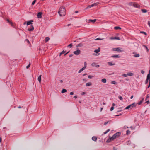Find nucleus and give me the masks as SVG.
<instances>
[{
  "label": "nucleus",
  "mask_w": 150,
  "mask_h": 150,
  "mask_svg": "<svg viewBox=\"0 0 150 150\" xmlns=\"http://www.w3.org/2000/svg\"><path fill=\"white\" fill-rule=\"evenodd\" d=\"M58 13L60 16H64L66 14V10L65 7L62 6H61L58 11Z\"/></svg>",
  "instance_id": "f257e3e1"
},
{
  "label": "nucleus",
  "mask_w": 150,
  "mask_h": 150,
  "mask_svg": "<svg viewBox=\"0 0 150 150\" xmlns=\"http://www.w3.org/2000/svg\"><path fill=\"white\" fill-rule=\"evenodd\" d=\"M129 5L131 6H133L134 7L138 8L140 7V6L136 3L129 2Z\"/></svg>",
  "instance_id": "f03ea898"
},
{
  "label": "nucleus",
  "mask_w": 150,
  "mask_h": 150,
  "mask_svg": "<svg viewBox=\"0 0 150 150\" xmlns=\"http://www.w3.org/2000/svg\"><path fill=\"white\" fill-rule=\"evenodd\" d=\"M137 105V104L135 103H133L128 106L125 108V109H129V108L132 109L133 108H135L136 107Z\"/></svg>",
  "instance_id": "7ed1b4c3"
},
{
  "label": "nucleus",
  "mask_w": 150,
  "mask_h": 150,
  "mask_svg": "<svg viewBox=\"0 0 150 150\" xmlns=\"http://www.w3.org/2000/svg\"><path fill=\"white\" fill-rule=\"evenodd\" d=\"M112 50L114 51H117V52H124V50H122V49H120L119 47H117V48H113L112 49Z\"/></svg>",
  "instance_id": "20e7f679"
},
{
  "label": "nucleus",
  "mask_w": 150,
  "mask_h": 150,
  "mask_svg": "<svg viewBox=\"0 0 150 150\" xmlns=\"http://www.w3.org/2000/svg\"><path fill=\"white\" fill-rule=\"evenodd\" d=\"M149 73H150V71H149ZM149 80V81L150 80V75L149 73L148 74L147 76V78L146 79L145 82V84H147L148 82V80Z\"/></svg>",
  "instance_id": "39448f33"
},
{
  "label": "nucleus",
  "mask_w": 150,
  "mask_h": 150,
  "mask_svg": "<svg viewBox=\"0 0 150 150\" xmlns=\"http://www.w3.org/2000/svg\"><path fill=\"white\" fill-rule=\"evenodd\" d=\"M114 139H113V138H112V137H111L110 136L109 137L108 139L107 140L106 142L107 143L110 142H111L114 140Z\"/></svg>",
  "instance_id": "423d86ee"
},
{
  "label": "nucleus",
  "mask_w": 150,
  "mask_h": 150,
  "mask_svg": "<svg viewBox=\"0 0 150 150\" xmlns=\"http://www.w3.org/2000/svg\"><path fill=\"white\" fill-rule=\"evenodd\" d=\"M121 133L120 132H117L113 136L115 137V138L116 139L117 138H118L119 136L120 135Z\"/></svg>",
  "instance_id": "0eeeda50"
},
{
  "label": "nucleus",
  "mask_w": 150,
  "mask_h": 150,
  "mask_svg": "<svg viewBox=\"0 0 150 150\" xmlns=\"http://www.w3.org/2000/svg\"><path fill=\"white\" fill-rule=\"evenodd\" d=\"M80 53V51L79 50H78L76 51H74V54L76 55H79Z\"/></svg>",
  "instance_id": "6e6552de"
},
{
  "label": "nucleus",
  "mask_w": 150,
  "mask_h": 150,
  "mask_svg": "<svg viewBox=\"0 0 150 150\" xmlns=\"http://www.w3.org/2000/svg\"><path fill=\"white\" fill-rule=\"evenodd\" d=\"M110 39L111 40H120V38L118 37H111L110 38Z\"/></svg>",
  "instance_id": "1a4fd4ad"
},
{
  "label": "nucleus",
  "mask_w": 150,
  "mask_h": 150,
  "mask_svg": "<svg viewBox=\"0 0 150 150\" xmlns=\"http://www.w3.org/2000/svg\"><path fill=\"white\" fill-rule=\"evenodd\" d=\"M91 65L93 67L95 66L96 67L98 68L100 67L99 65H97V64L95 62H93L91 64Z\"/></svg>",
  "instance_id": "9d476101"
},
{
  "label": "nucleus",
  "mask_w": 150,
  "mask_h": 150,
  "mask_svg": "<svg viewBox=\"0 0 150 150\" xmlns=\"http://www.w3.org/2000/svg\"><path fill=\"white\" fill-rule=\"evenodd\" d=\"M42 13L41 12H39L37 14V17L39 18H42Z\"/></svg>",
  "instance_id": "9b49d317"
},
{
  "label": "nucleus",
  "mask_w": 150,
  "mask_h": 150,
  "mask_svg": "<svg viewBox=\"0 0 150 150\" xmlns=\"http://www.w3.org/2000/svg\"><path fill=\"white\" fill-rule=\"evenodd\" d=\"M33 20H31L30 21H28L27 22V25H32L33 23L32 22H33Z\"/></svg>",
  "instance_id": "f8f14e48"
},
{
  "label": "nucleus",
  "mask_w": 150,
  "mask_h": 150,
  "mask_svg": "<svg viewBox=\"0 0 150 150\" xmlns=\"http://www.w3.org/2000/svg\"><path fill=\"white\" fill-rule=\"evenodd\" d=\"M30 26L31 28H28V30L29 31H32L34 29V27L32 25H31Z\"/></svg>",
  "instance_id": "ddd939ff"
},
{
  "label": "nucleus",
  "mask_w": 150,
  "mask_h": 150,
  "mask_svg": "<svg viewBox=\"0 0 150 150\" xmlns=\"http://www.w3.org/2000/svg\"><path fill=\"white\" fill-rule=\"evenodd\" d=\"M96 21V19H94V20H91V19H89V22H91L92 23H94Z\"/></svg>",
  "instance_id": "4468645a"
},
{
  "label": "nucleus",
  "mask_w": 150,
  "mask_h": 150,
  "mask_svg": "<svg viewBox=\"0 0 150 150\" xmlns=\"http://www.w3.org/2000/svg\"><path fill=\"white\" fill-rule=\"evenodd\" d=\"M100 51V48H98V49L95 50H94V52L96 53H98Z\"/></svg>",
  "instance_id": "2eb2a0df"
},
{
  "label": "nucleus",
  "mask_w": 150,
  "mask_h": 150,
  "mask_svg": "<svg viewBox=\"0 0 150 150\" xmlns=\"http://www.w3.org/2000/svg\"><path fill=\"white\" fill-rule=\"evenodd\" d=\"M133 75V73L131 72H128L127 73V76H132Z\"/></svg>",
  "instance_id": "dca6fc26"
},
{
  "label": "nucleus",
  "mask_w": 150,
  "mask_h": 150,
  "mask_svg": "<svg viewBox=\"0 0 150 150\" xmlns=\"http://www.w3.org/2000/svg\"><path fill=\"white\" fill-rule=\"evenodd\" d=\"M41 75H40L38 78V80L40 83H41Z\"/></svg>",
  "instance_id": "f3484780"
},
{
  "label": "nucleus",
  "mask_w": 150,
  "mask_h": 150,
  "mask_svg": "<svg viewBox=\"0 0 150 150\" xmlns=\"http://www.w3.org/2000/svg\"><path fill=\"white\" fill-rule=\"evenodd\" d=\"M101 81L103 83H106L107 81L106 79L105 78L102 79H101Z\"/></svg>",
  "instance_id": "a211bd4d"
},
{
  "label": "nucleus",
  "mask_w": 150,
  "mask_h": 150,
  "mask_svg": "<svg viewBox=\"0 0 150 150\" xmlns=\"http://www.w3.org/2000/svg\"><path fill=\"white\" fill-rule=\"evenodd\" d=\"M111 57L114 58H119L120 57V56L117 55L115 54L111 56Z\"/></svg>",
  "instance_id": "6ab92c4d"
},
{
  "label": "nucleus",
  "mask_w": 150,
  "mask_h": 150,
  "mask_svg": "<svg viewBox=\"0 0 150 150\" xmlns=\"http://www.w3.org/2000/svg\"><path fill=\"white\" fill-rule=\"evenodd\" d=\"M83 44L81 43H80L79 44L76 45V47H81L83 46Z\"/></svg>",
  "instance_id": "aec40b11"
},
{
  "label": "nucleus",
  "mask_w": 150,
  "mask_h": 150,
  "mask_svg": "<svg viewBox=\"0 0 150 150\" xmlns=\"http://www.w3.org/2000/svg\"><path fill=\"white\" fill-rule=\"evenodd\" d=\"M108 64L109 66H113L115 64V63H112V62H108Z\"/></svg>",
  "instance_id": "412c9836"
},
{
  "label": "nucleus",
  "mask_w": 150,
  "mask_h": 150,
  "mask_svg": "<svg viewBox=\"0 0 150 150\" xmlns=\"http://www.w3.org/2000/svg\"><path fill=\"white\" fill-rule=\"evenodd\" d=\"M141 10L143 13H146L147 11L146 10L144 9H142Z\"/></svg>",
  "instance_id": "4be33fe9"
},
{
  "label": "nucleus",
  "mask_w": 150,
  "mask_h": 150,
  "mask_svg": "<svg viewBox=\"0 0 150 150\" xmlns=\"http://www.w3.org/2000/svg\"><path fill=\"white\" fill-rule=\"evenodd\" d=\"M98 4V3H95L93 4H92L91 5V6H92V7L96 6H97Z\"/></svg>",
  "instance_id": "5701e85b"
},
{
  "label": "nucleus",
  "mask_w": 150,
  "mask_h": 150,
  "mask_svg": "<svg viewBox=\"0 0 150 150\" xmlns=\"http://www.w3.org/2000/svg\"><path fill=\"white\" fill-rule=\"evenodd\" d=\"M7 21L11 24V26H13V25L12 22H10L8 19H7Z\"/></svg>",
  "instance_id": "b1692460"
},
{
  "label": "nucleus",
  "mask_w": 150,
  "mask_h": 150,
  "mask_svg": "<svg viewBox=\"0 0 150 150\" xmlns=\"http://www.w3.org/2000/svg\"><path fill=\"white\" fill-rule=\"evenodd\" d=\"M92 140L96 141L97 140V138L96 137L94 136L92 137Z\"/></svg>",
  "instance_id": "393cba45"
},
{
  "label": "nucleus",
  "mask_w": 150,
  "mask_h": 150,
  "mask_svg": "<svg viewBox=\"0 0 150 150\" xmlns=\"http://www.w3.org/2000/svg\"><path fill=\"white\" fill-rule=\"evenodd\" d=\"M91 85H92V83H91L88 82V83H86V86H91Z\"/></svg>",
  "instance_id": "a878e982"
},
{
  "label": "nucleus",
  "mask_w": 150,
  "mask_h": 150,
  "mask_svg": "<svg viewBox=\"0 0 150 150\" xmlns=\"http://www.w3.org/2000/svg\"><path fill=\"white\" fill-rule=\"evenodd\" d=\"M114 29L115 30L121 29V28L118 26H116L114 27Z\"/></svg>",
  "instance_id": "bb28decb"
},
{
  "label": "nucleus",
  "mask_w": 150,
  "mask_h": 150,
  "mask_svg": "<svg viewBox=\"0 0 150 150\" xmlns=\"http://www.w3.org/2000/svg\"><path fill=\"white\" fill-rule=\"evenodd\" d=\"M110 129H108L105 132H103V134H106V133H108L109 131H110Z\"/></svg>",
  "instance_id": "cd10ccee"
},
{
  "label": "nucleus",
  "mask_w": 150,
  "mask_h": 150,
  "mask_svg": "<svg viewBox=\"0 0 150 150\" xmlns=\"http://www.w3.org/2000/svg\"><path fill=\"white\" fill-rule=\"evenodd\" d=\"M49 40L50 38L49 37H46L45 39V41L46 42H47Z\"/></svg>",
  "instance_id": "c85d7f7f"
},
{
  "label": "nucleus",
  "mask_w": 150,
  "mask_h": 150,
  "mask_svg": "<svg viewBox=\"0 0 150 150\" xmlns=\"http://www.w3.org/2000/svg\"><path fill=\"white\" fill-rule=\"evenodd\" d=\"M66 51H63L62 52L60 53L59 54V56H61L62 54H64L65 53Z\"/></svg>",
  "instance_id": "c756f323"
},
{
  "label": "nucleus",
  "mask_w": 150,
  "mask_h": 150,
  "mask_svg": "<svg viewBox=\"0 0 150 150\" xmlns=\"http://www.w3.org/2000/svg\"><path fill=\"white\" fill-rule=\"evenodd\" d=\"M67 91L66 89H63L62 91H61L62 93H64Z\"/></svg>",
  "instance_id": "7c9ffc66"
},
{
  "label": "nucleus",
  "mask_w": 150,
  "mask_h": 150,
  "mask_svg": "<svg viewBox=\"0 0 150 150\" xmlns=\"http://www.w3.org/2000/svg\"><path fill=\"white\" fill-rule=\"evenodd\" d=\"M130 134V131L129 130H127L126 131V134L128 135Z\"/></svg>",
  "instance_id": "2f4dec72"
},
{
  "label": "nucleus",
  "mask_w": 150,
  "mask_h": 150,
  "mask_svg": "<svg viewBox=\"0 0 150 150\" xmlns=\"http://www.w3.org/2000/svg\"><path fill=\"white\" fill-rule=\"evenodd\" d=\"M72 46H73L72 44V43H71L70 44H69V45H68L67 46V47H70L71 48V47H72Z\"/></svg>",
  "instance_id": "473e14b6"
},
{
  "label": "nucleus",
  "mask_w": 150,
  "mask_h": 150,
  "mask_svg": "<svg viewBox=\"0 0 150 150\" xmlns=\"http://www.w3.org/2000/svg\"><path fill=\"white\" fill-rule=\"evenodd\" d=\"M118 98L120 100H123V98H122V97L120 96H118Z\"/></svg>",
  "instance_id": "72a5a7b5"
},
{
  "label": "nucleus",
  "mask_w": 150,
  "mask_h": 150,
  "mask_svg": "<svg viewBox=\"0 0 150 150\" xmlns=\"http://www.w3.org/2000/svg\"><path fill=\"white\" fill-rule=\"evenodd\" d=\"M122 76L123 77H127V74H123L122 75Z\"/></svg>",
  "instance_id": "f704fd0d"
},
{
  "label": "nucleus",
  "mask_w": 150,
  "mask_h": 150,
  "mask_svg": "<svg viewBox=\"0 0 150 150\" xmlns=\"http://www.w3.org/2000/svg\"><path fill=\"white\" fill-rule=\"evenodd\" d=\"M111 83L114 84H116V82L115 81H112L111 82Z\"/></svg>",
  "instance_id": "c9c22d12"
},
{
  "label": "nucleus",
  "mask_w": 150,
  "mask_h": 150,
  "mask_svg": "<svg viewBox=\"0 0 150 150\" xmlns=\"http://www.w3.org/2000/svg\"><path fill=\"white\" fill-rule=\"evenodd\" d=\"M143 46H144V47L145 48H146V50H147V52H148V51H149V49H148V47H147L146 45H143Z\"/></svg>",
  "instance_id": "e433bc0d"
},
{
  "label": "nucleus",
  "mask_w": 150,
  "mask_h": 150,
  "mask_svg": "<svg viewBox=\"0 0 150 150\" xmlns=\"http://www.w3.org/2000/svg\"><path fill=\"white\" fill-rule=\"evenodd\" d=\"M134 57H139V54H136L134 55Z\"/></svg>",
  "instance_id": "4c0bfd02"
},
{
  "label": "nucleus",
  "mask_w": 150,
  "mask_h": 150,
  "mask_svg": "<svg viewBox=\"0 0 150 150\" xmlns=\"http://www.w3.org/2000/svg\"><path fill=\"white\" fill-rule=\"evenodd\" d=\"M36 1V0H34L32 2V5H34L35 3V2Z\"/></svg>",
  "instance_id": "58836bf2"
},
{
  "label": "nucleus",
  "mask_w": 150,
  "mask_h": 150,
  "mask_svg": "<svg viewBox=\"0 0 150 150\" xmlns=\"http://www.w3.org/2000/svg\"><path fill=\"white\" fill-rule=\"evenodd\" d=\"M142 103V101H141V100L140 101L139 103H136V104H137H137H138V105H140Z\"/></svg>",
  "instance_id": "ea45409f"
},
{
  "label": "nucleus",
  "mask_w": 150,
  "mask_h": 150,
  "mask_svg": "<svg viewBox=\"0 0 150 150\" xmlns=\"http://www.w3.org/2000/svg\"><path fill=\"white\" fill-rule=\"evenodd\" d=\"M149 95L148 94L147 95V96L146 97L145 100H147L149 98Z\"/></svg>",
  "instance_id": "a19ab883"
},
{
  "label": "nucleus",
  "mask_w": 150,
  "mask_h": 150,
  "mask_svg": "<svg viewBox=\"0 0 150 150\" xmlns=\"http://www.w3.org/2000/svg\"><path fill=\"white\" fill-rule=\"evenodd\" d=\"M103 39H100L99 38H97L95 39V40H102Z\"/></svg>",
  "instance_id": "79ce46f5"
},
{
  "label": "nucleus",
  "mask_w": 150,
  "mask_h": 150,
  "mask_svg": "<svg viewBox=\"0 0 150 150\" xmlns=\"http://www.w3.org/2000/svg\"><path fill=\"white\" fill-rule=\"evenodd\" d=\"M140 32L142 33V34H144L145 35H146V32H144V31H141Z\"/></svg>",
  "instance_id": "37998d69"
},
{
  "label": "nucleus",
  "mask_w": 150,
  "mask_h": 150,
  "mask_svg": "<svg viewBox=\"0 0 150 150\" xmlns=\"http://www.w3.org/2000/svg\"><path fill=\"white\" fill-rule=\"evenodd\" d=\"M86 65H87V63L86 62H84V67H85L86 68Z\"/></svg>",
  "instance_id": "c03bdc74"
},
{
  "label": "nucleus",
  "mask_w": 150,
  "mask_h": 150,
  "mask_svg": "<svg viewBox=\"0 0 150 150\" xmlns=\"http://www.w3.org/2000/svg\"><path fill=\"white\" fill-rule=\"evenodd\" d=\"M88 77L89 79H91L93 77V76H92L89 75Z\"/></svg>",
  "instance_id": "a18cd8bd"
},
{
  "label": "nucleus",
  "mask_w": 150,
  "mask_h": 150,
  "mask_svg": "<svg viewBox=\"0 0 150 150\" xmlns=\"http://www.w3.org/2000/svg\"><path fill=\"white\" fill-rule=\"evenodd\" d=\"M83 82H86V81L87 79H83Z\"/></svg>",
  "instance_id": "49530a36"
},
{
  "label": "nucleus",
  "mask_w": 150,
  "mask_h": 150,
  "mask_svg": "<svg viewBox=\"0 0 150 150\" xmlns=\"http://www.w3.org/2000/svg\"><path fill=\"white\" fill-rule=\"evenodd\" d=\"M141 73L142 74H144V71L143 70H142L141 71Z\"/></svg>",
  "instance_id": "de8ad7c7"
},
{
  "label": "nucleus",
  "mask_w": 150,
  "mask_h": 150,
  "mask_svg": "<svg viewBox=\"0 0 150 150\" xmlns=\"http://www.w3.org/2000/svg\"><path fill=\"white\" fill-rule=\"evenodd\" d=\"M25 41L27 42L28 43H30V42L29 40L28 39H26L25 40Z\"/></svg>",
  "instance_id": "09e8293b"
},
{
  "label": "nucleus",
  "mask_w": 150,
  "mask_h": 150,
  "mask_svg": "<svg viewBox=\"0 0 150 150\" xmlns=\"http://www.w3.org/2000/svg\"><path fill=\"white\" fill-rule=\"evenodd\" d=\"M114 107L112 106L110 108V111H112L114 109Z\"/></svg>",
  "instance_id": "8fccbe9b"
},
{
  "label": "nucleus",
  "mask_w": 150,
  "mask_h": 150,
  "mask_svg": "<svg viewBox=\"0 0 150 150\" xmlns=\"http://www.w3.org/2000/svg\"><path fill=\"white\" fill-rule=\"evenodd\" d=\"M91 7H92V6H91V5H89L87 7V8H90Z\"/></svg>",
  "instance_id": "3c124183"
},
{
  "label": "nucleus",
  "mask_w": 150,
  "mask_h": 150,
  "mask_svg": "<svg viewBox=\"0 0 150 150\" xmlns=\"http://www.w3.org/2000/svg\"><path fill=\"white\" fill-rule=\"evenodd\" d=\"M85 69L86 67H83L81 69L82 70V71H83V70H84Z\"/></svg>",
  "instance_id": "603ef678"
},
{
  "label": "nucleus",
  "mask_w": 150,
  "mask_h": 150,
  "mask_svg": "<svg viewBox=\"0 0 150 150\" xmlns=\"http://www.w3.org/2000/svg\"><path fill=\"white\" fill-rule=\"evenodd\" d=\"M30 64H28V66H26V68L27 69H28L30 67Z\"/></svg>",
  "instance_id": "864d4df0"
},
{
  "label": "nucleus",
  "mask_w": 150,
  "mask_h": 150,
  "mask_svg": "<svg viewBox=\"0 0 150 150\" xmlns=\"http://www.w3.org/2000/svg\"><path fill=\"white\" fill-rule=\"evenodd\" d=\"M130 128H131L132 129V130H133V129H135V127H133L132 126H131L130 127Z\"/></svg>",
  "instance_id": "5fc2aeb1"
},
{
  "label": "nucleus",
  "mask_w": 150,
  "mask_h": 150,
  "mask_svg": "<svg viewBox=\"0 0 150 150\" xmlns=\"http://www.w3.org/2000/svg\"><path fill=\"white\" fill-rule=\"evenodd\" d=\"M82 71V70L81 69L78 71V73H81Z\"/></svg>",
  "instance_id": "6e6d98bb"
},
{
  "label": "nucleus",
  "mask_w": 150,
  "mask_h": 150,
  "mask_svg": "<svg viewBox=\"0 0 150 150\" xmlns=\"http://www.w3.org/2000/svg\"><path fill=\"white\" fill-rule=\"evenodd\" d=\"M108 121L106 122H104V125H106L108 123Z\"/></svg>",
  "instance_id": "4d7b16f0"
},
{
  "label": "nucleus",
  "mask_w": 150,
  "mask_h": 150,
  "mask_svg": "<svg viewBox=\"0 0 150 150\" xmlns=\"http://www.w3.org/2000/svg\"><path fill=\"white\" fill-rule=\"evenodd\" d=\"M86 92H83L81 93V95H83L84 94H85V93H86Z\"/></svg>",
  "instance_id": "13d9d810"
},
{
  "label": "nucleus",
  "mask_w": 150,
  "mask_h": 150,
  "mask_svg": "<svg viewBox=\"0 0 150 150\" xmlns=\"http://www.w3.org/2000/svg\"><path fill=\"white\" fill-rule=\"evenodd\" d=\"M150 87V80L149 83V85L148 86H147V88H149Z\"/></svg>",
  "instance_id": "bf43d9fd"
},
{
  "label": "nucleus",
  "mask_w": 150,
  "mask_h": 150,
  "mask_svg": "<svg viewBox=\"0 0 150 150\" xmlns=\"http://www.w3.org/2000/svg\"><path fill=\"white\" fill-rule=\"evenodd\" d=\"M74 94V93L73 92H71L70 93V94L71 95H73Z\"/></svg>",
  "instance_id": "052dcab7"
},
{
  "label": "nucleus",
  "mask_w": 150,
  "mask_h": 150,
  "mask_svg": "<svg viewBox=\"0 0 150 150\" xmlns=\"http://www.w3.org/2000/svg\"><path fill=\"white\" fill-rule=\"evenodd\" d=\"M121 115V114H119V115H115V116H119L120 115Z\"/></svg>",
  "instance_id": "680f3d73"
},
{
  "label": "nucleus",
  "mask_w": 150,
  "mask_h": 150,
  "mask_svg": "<svg viewBox=\"0 0 150 150\" xmlns=\"http://www.w3.org/2000/svg\"><path fill=\"white\" fill-rule=\"evenodd\" d=\"M144 98H142L141 101H142V102H143L144 101Z\"/></svg>",
  "instance_id": "e2e57ef3"
},
{
  "label": "nucleus",
  "mask_w": 150,
  "mask_h": 150,
  "mask_svg": "<svg viewBox=\"0 0 150 150\" xmlns=\"http://www.w3.org/2000/svg\"><path fill=\"white\" fill-rule=\"evenodd\" d=\"M87 73H85V74H83V76H85L86 75H87Z\"/></svg>",
  "instance_id": "0e129e2a"
},
{
  "label": "nucleus",
  "mask_w": 150,
  "mask_h": 150,
  "mask_svg": "<svg viewBox=\"0 0 150 150\" xmlns=\"http://www.w3.org/2000/svg\"><path fill=\"white\" fill-rule=\"evenodd\" d=\"M146 103H147V104H149V100H147L146 101Z\"/></svg>",
  "instance_id": "69168bd1"
},
{
  "label": "nucleus",
  "mask_w": 150,
  "mask_h": 150,
  "mask_svg": "<svg viewBox=\"0 0 150 150\" xmlns=\"http://www.w3.org/2000/svg\"><path fill=\"white\" fill-rule=\"evenodd\" d=\"M74 98H77V96H75L74 97Z\"/></svg>",
  "instance_id": "338daca9"
},
{
  "label": "nucleus",
  "mask_w": 150,
  "mask_h": 150,
  "mask_svg": "<svg viewBox=\"0 0 150 150\" xmlns=\"http://www.w3.org/2000/svg\"><path fill=\"white\" fill-rule=\"evenodd\" d=\"M133 95H132V96H131V97H130V98H131V99H132V98H133Z\"/></svg>",
  "instance_id": "774afa93"
}]
</instances>
